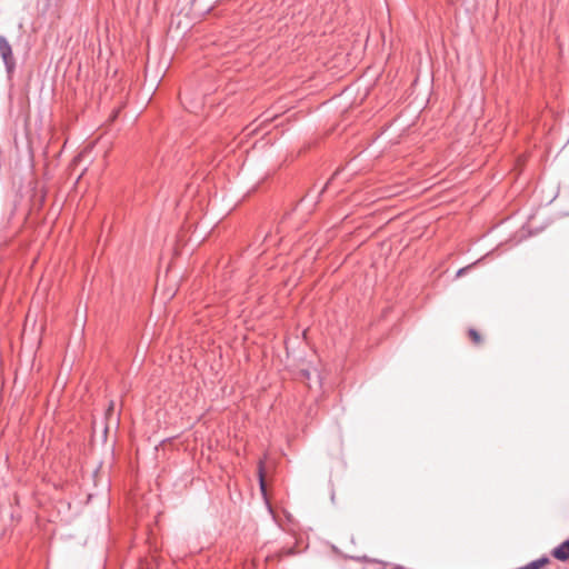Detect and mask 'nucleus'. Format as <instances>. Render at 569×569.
I'll use <instances>...</instances> for the list:
<instances>
[{
    "mask_svg": "<svg viewBox=\"0 0 569 569\" xmlns=\"http://www.w3.org/2000/svg\"><path fill=\"white\" fill-rule=\"evenodd\" d=\"M0 56L6 66L7 72L10 74L16 68V59L12 53V48L6 37L0 36Z\"/></svg>",
    "mask_w": 569,
    "mask_h": 569,
    "instance_id": "nucleus-1",
    "label": "nucleus"
},
{
    "mask_svg": "<svg viewBox=\"0 0 569 569\" xmlns=\"http://www.w3.org/2000/svg\"><path fill=\"white\" fill-rule=\"evenodd\" d=\"M552 557L560 561H566L569 559V539L565 540L562 543H560L558 547H556L551 551Z\"/></svg>",
    "mask_w": 569,
    "mask_h": 569,
    "instance_id": "nucleus-2",
    "label": "nucleus"
},
{
    "mask_svg": "<svg viewBox=\"0 0 569 569\" xmlns=\"http://www.w3.org/2000/svg\"><path fill=\"white\" fill-rule=\"evenodd\" d=\"M258 477L259 483L262 491L266 490V481H264V461L262 459L258 462Z\"/></svg>",
    "mask_w": 569,
    "mask_h": 569,
    "instance_id": "nucleus-3",
    "label": "nucleus"
},
{
    "mask_svg": "<svg viewBox=\"0 0 569 569\" xmlns=\"http://www.w3.org/2000/svg\"><path fill=\"white\" fill-rule=\"evenodd\" d=\"M468 336H469L470 340L472 341V343H475L477 346H479L482 342L481 335L473 328H470L468 330Z\"/></svg>",
    "mask_w": 569,
    "mask_h": 569,
    "instance_id": "nucleus-4",
    "label": "nucleus"
},
{
    "mask_svg": "<svg viewBox=\"0 0 569 569\" xmlns=\"http://www.w3.org/2000/svg\"><path fill=\"white\" fill-rule=\"evenodd\" d=\"M466 269H467V268H461V269H459V270H458V272H457V276H458V277L462 276V274L465 273Z\"/></svg>",
    "mask_w": 569,
    "mask_h": 569,
    "instance_id": "nucleus-5",
    "label": "nucleus"
},
{
    "mask_svg": "<svg viewBox=\"0 0 569 569\" xmlns=\"http://www.w3.org/2000/svg\"><path fill=\"white\" fill-rule=\"evenodd\" d=\"M391 569H406V568H405V567H402V566H399V565H398V566H395V567H393V568H391Z\"/></svg>",
    "mask_w": 569,
    "mask_h": 569,
    "instance_id": "nucleus-6",
    "label": "nucleus"
},
{
    "mask_svg": "<svg viewBox=\"0 0 569 569\" xmlns=\"http://www.w3.org/2000/svg\"><path fill=\"white\" fill-rule=\"evenodd\" d=\"M303 376H305L306 378H309V372H303Z\"/></svg>",
    "mask_w": 569,
    "mask_h": 569,
    "instance_id": "nucleus-7",
    "label": "nucleus"
}]
</instances>
